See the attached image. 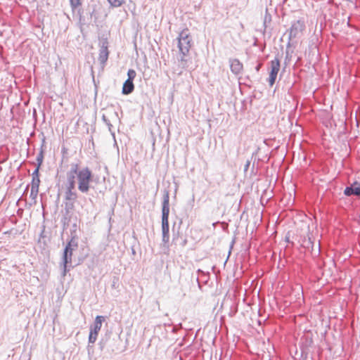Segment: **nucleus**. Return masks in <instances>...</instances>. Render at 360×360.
I'll return each mask as SVG.
<instances>
[{
	"instance_id": "2eb2a0df",
	"label": "nucleus",
	"mask_w": 360,
	"mask_h": 360,
	"mask_svg": "<svg viewBox=\"0 0 360 360\" xmlns=\"http://www.w3.org/2000/svg\"><path fill=\"white\" fill-rule=\"evenodd\" d=\"M75 202L65 200V210L67 214L75 209Z\"/></svg>"
},
{
	"instance_id": "6e6552de",
	"label": "nucleus",
	"mask_w": 360,
	"mask_h": 360,
	"mask_svg": "<svg viewBox=\"0 0 360 360\" xmlns=\"http://www.w3.org/2000/svg\"><path fill=\"white\" fill-rule=\"evenodd\" d=\"M304 27L305 25L304 22L301 20H297L294 22L290 29L289 39L291 40L293 38H296L298 34L302 32Z\"/></svg>"
},
{
	"instance_id": "412c9836",
	"label": "nucleus",
	"mask_w": 360,
	"mask_h": 360,
	"mask_svg": "<svg viewBox=\"0 0 360 360\" xmlns=\"http://www.w3.org/2000/svg\"><path fill=\"white\" fill-rule=\"evenodd\" d=\"M136 75V72L134 70L129 69L127 72L128 79L127 80L133 81Z\"/></svg>"
},
{
	"instance_id": "a211bd4d",
	"label": "nucleus",
	"mask_w": 360,
	"mask_h": 360,
	"mask_svg": "<svg viewBox=\"0 0 360 360\" xmlns=\"http://www.w3.org/2000/svg\"><path fill=\"white\" fill-rule=\"evenodd\" d=\"M37 166L41 167L44 160V150L41 148L37 156Z\"/></svg>"
},
{
	"instance_id": "423d86ee",
	"label": "nucleus",
	"mask_w": 360,
	"mask_h": 360,
	"mask_svg": "<svg viewBox=\"0 0 360 360\" xmlns=\"http://www.w3.org/2000/svg\"><path fill=\"white\" fill-rule=\"evenodd\" d=\"M280 67V60L278 58H275L270 62V72L268 82L271 86H272L276 82Z\"/></svg>"
},
{
	"instance_id": "1a4fd4ad",
	"label": "nucleus",
	"mask_w": 360,
	"mask_h": 360,
	"mask_svg": "<svg viewBox=\"0 0 360 360\" xmlns=\"http://www.w3.org/2000/svg\"><path fill=\"white\" fill-rule=\"evenodd\" d=\"M109 56V51L108 49V42L107 41H102V44L101 46L100 50H99V56H98V60L102 65V67H104L105 65L106 61L108 60Z\"/></svg>"
},
{
	"instance_id": "cd10ccee",
	"label": "nucleus",
	"mask_w": 360,
	"mask_h": 360,
	"mask_svg": "<svg viewBox=\"0 0 360 360\" xmlns=\"http://www.w3.org/2000/svg\"><path fill=\"white\" fill-rule=\"evenodd\" d=\"M198 273L203 274V271H202V270H200V269H198Z\"/></svg>"
},
{
	"instance_id": "f3484780",
	"label": "nucleus",
	"mask_w": 360,
	"mask_h": 360,
	"mask_svg": "<svg viewBox=\"0 0 360 360\" xmlns=\"http://www.w3.org/2000/svg\"><path fill=\"white\" fill-rule=\"evenodd\" d=\"M70 4L73 11L81 6V0H70Z\"/></svg>"
},
{
	"instance_id": "6ab92c4d",
	"label": "nucleus",
	"mask_w": 360,
	"mask_h": 360,
	"mask_svg": "<svg viewBox=\"0 0 360 360\" xmlns=\"http://www.w3.org/2000/svg\"><path fill=\"white\" fill-rule=\"evenodd\" d=\"M108 1L113 7H119L124 3V0H108Z\"/></svg>"
},
{
	"instance_id": "39448f33",
	"label": "nucleus",
	"mask_w": 360,
	"mask_h": 360,
	"mask_svg": "<svg viewBox=\"0 0 360 360\" xmlns=\"http://www.w3.org/2000/svg\"><path fill=\"white\" fill-rule=\"evenodd\" d=\"M105 318L103 316H97L95 319L94 323L91 326L90 333L89 336V342L94 343L97 339L98 332L100 331L102 323L104 321Z\"/></svg>"
},
{
	"instance_id": "aec40b11",
	"label": "nucleus",
	"mask_w": 360,
	"mask_h": 360,
	"mask_svg": "<svg viewBox=\"0 0 360 360\" xmlns=\"http://www.w3.org/2000/svg\"><path fill=\"white\" fill-rule=\"evenodd\" d=\"M39 184H40V179H39V177H32V188H34V189H39Z\"/></svg>"
},
{
	"instance_id": "bb28decb",
	"label": "nucleus",
	"mask_w": 360,
	"mask_h": 360,
	"mask_svg": "<svg viewBox=\"0 0 360 360\" xmlns=\"http://www.w3.org/2000/svg\"><path fill=\"white\" fill-rule=\"evenodd\" d=\"M78 13L79 15V20L80 21H82V14H81V12H80V9L78 11Z\"/></svg>"
},
{
	"instance_id": "f03ea898",
	"label": "nucleus",
	"mask_w": 360,
	"mask_h": 360,
	"mask_svg": "<svg viewBox=\"0 0 360 360\" xmlns=\"http://www.w3.org/2000/svg\"><path fill=\"white\" fill-rule=\"evenodd\" d=\"M76 173V181L79 191L82 193H87L90 190V184L93 179L91 171L87 167L79 169V165L77 163Z\"/></svg>"
},
{
	"instance_id": "7ed1b4c3",
	"label": "nucleus",
	"mask_w": 360,
	"mask_h": 360,
	"mask_svg": "<svg viewBox=\"0 0 360 360\" xmlns=\"http://www.w3.org/2000/svg\"><path fill=\"white\" fill-rule=\"evenodd\" d=\"M77 240L75 237H72L70 240L66 245L62 257V264L63 267V276H65L70 269L73 267L72 265V252L77 248Z\"/></svg>"
},
{
	"instance_id": "5701e85b",
	"label": "nucleus",
	"mask_w": 360,
	"mask_h": 360,
	"mask_svg": "<svg viewBox=\"0 0 360 360\" xmlns=\"http://www.w3.org/2000/svg\"><path fill=\"white\" fill-rule=\"evenodd\" d=\"M39 169H40V167L39 166H37L36 167V169H34V171L32 172V177H39Z\"/></svg>"
},
{
	"instance_id": "a878e982",
	"label": "nucleus",
	"mask_w": 360,
	"mask_h": 360,
	"mask_svg": "<svg viewBox=\"0 0 360 360\" xmlns=\"http://www.w3.org/2000/svg\"><path fill=\"white\" fill-rule=\"evenodd\" d=\"M262 67V64L261 63H259L256 67H255V70L257 72H259L260 68Z\"/></svg>"
},
{
	"instance_id": "c85d7f7f",
	"label": "nucleus",
	"mask_w": 360,
	"mask_h": 360,
	"mask_svg": "<svg viewBox=\"0 0 360 360\" xmlns=\"http://www.w3.org/2000/svg\"><path fill=\"white\" fill-rule=\"evenodd\" d=\"M115 285V282L113 281V284H112V286L114 287Z\"/></svg>"
},
{
	"instance_id": "f257e3e1",
	"label": "nucleus",
	"mask_w": 360,
	"mask_h": 360,
	"mask_svg": "<svg viewBox=\"0 0 360 360\" xmlns=\"http://www.w3.org/2000/svg\"><path fill=\"white\" fill-rule=\"evenodd\" d=\"M180 58L179 62L182 68L187 67L186 56L191 47L192 37L188 29L183 30L177 37Z\"/></svg>"
},
{
	"instance_id": "4468645a",
	"label": "nucleus",
	"mask_w": 360,
	"mask_h": 360,
	"mask_svg": "<svg viewBox=\"0 0 360 360\" xmlns=\"http://www.w3.org/2000/svg\"><path fill=\"white\" fill-rule=\"evenodd\" d=\"M64 198L66 201L76 202L78 194L76 191H65Z\"/></svg>"
},
{
	"instance_id": "ddd939ff",
	"label": "nucleus",
	"mask_w": 360,
	"mask_h": 360,
	"mask_svg": "<svg viewBox=\"0 0 360 360\" xmlns=\"http://www.w3.org/2000/svg\"><path fill=\"white\" fill-rule=\"evenodd\" d=\"M134 90V84L133 81L126 80L122 86V93L124 95H129Z\"/></svg>"
},
{
	"instance_id": "20e7f679",
	"label": "nucleus",
	"mask_w": 360,
	"mask_h": 360,
	"mask_svg": "<svg viewBox=\"0 0 360 360\" xmlns=\"http://www.w3.org/2000/svg\"><path fill=\"white\" fill-rule=\"evenodd\" d=\"M70 166V168L66 173V181L64 184L65 191H76L77 163H71Z\"/></svg>"
},
{
	"instance_id": "0eeeda50",
	"label": "nucleus",
	"mask_w": 360,
	"mask_h": 360,
	"mask_svg": "<svg viewBox=\"0 0 360 360\" xmlns=\"http://www.w3.org/2000/svg\"><path fill=\"white\" fill-rule=\"evenodd\" d=\"M169 193L165 191L162 205V221H169Z\"/></svg>"
},
{
	"instance_id": "f8f14e48",
	"label": "nucleus",
	"mask_w": 360,
	"mask_h": 360,
	"mask_svg": "<svg viewBox=\"0 0 360 360\" xmlns=\"http://www.w3.org/2000/svg\"><path fill=\"white\" fill-rule=\"evenodd\" d=\"M162 242L167 244L169 240V221H162Z\"/></svg>"
},
{
	"instance_id": "9b49d317",
	"label": "nucleus",
	"mask_w": 360,
	"mask_h": 360,
	"mask_svg": "<svg viewBox=\"0 0 360 360\" xmlns=\"http://www.w3.org/2000/svg\"><path fill=\"white\" fill-rule=\"evenodd\" d=\"M230 68L231 72L234 75H238L243 70V64L239 61L238 59L230 60Z\"/></svg>"
},
{
	"instance_id": "9d476101",
	"label": "nucleus",
	"mask_w": 360,
	"mask_h": 360,
	"mask_svg": "<svg viewBox=\"0 0 360 360\" xmlns=\"http://www.w3.org/2000/svg\"><path fill=\"white\" fill-rule=\"evenodd\" d=\"M344 194L346 196H360V183L354 181L349 186H347L344 191Z\"/></svg>"
},
{
	"instance_id": "dca6fc26",
	"label": "nucleus",
	"mask_w": 360,
	"mask_h": 360,
	"mask_svg": "<svg viewBox=\"0 0 360 360\" xmlns=\"http://www.w3.org/2000/svg\"><path fill=\"white\" fill-rule=\"evenodd\" d=\"M102 120L104 122V123L108 126V130L110 131V133L114 135V132L112 131V124H111L110 120L108 119V117L105 115H103Z\"/></svg>"
},
{
	"instance_id": "b1692460",
	"label": "nucleus",
	"mask_w": 360,
	"mask_h": 360,
	"mask_svg": "<svg viewBox=\"0 0 360 360\" xmlns=\"http://www.w3.org/2000/svg\"><path fill=\"white\" fill-rule=\"evenodd\" d=\"M68 221L69 220H68V218L66 217H65L62 220L64 229H66L69 226Z\"/></svg>"
},
{
	"instance_id": "393cba45",
	"label": "nucleus",
	"mask_w": 360,
	"mask_h": 360,
	"mask_svg": "<svg viewBox=\"0 0 360 360\" xmlns=\"http://www.w3.org/2000/svg\"><path fill=\"white\" fill-rule=\"evenodd\" d=\"M250 165V160H247L245 166H244V172H247Z\"/></svg>"
},
{
	"instance_id": "4be33fe9",
	"label": "nucleus",
	"mask_w": 360,
	"mask_h": 360,
	"mask_svg": "<svg viewBox=\"0 0 360 360\" xmlns=\"http://www.w3.org/2000/svg\"><path fill=\"white\" fill-rule=\"evenodd\" d=\"M38 193H39V189L36 190L34 188H31L30 198H32V200H34V202H35L36 198L37 197Z\"/></svg>"
}]
</instances>
